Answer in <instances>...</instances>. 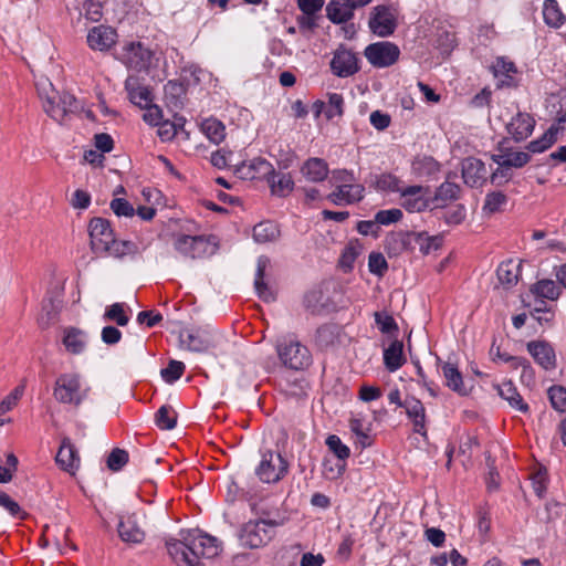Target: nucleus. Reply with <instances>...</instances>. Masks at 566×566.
I'll use <instances>...</instances> for the list:
<instances>
[{
	"instance_id": "nucleus-1",
	"label": "nucleus",
	"mask_w": 566,
	"mask_h": 566,
	"mask_svg": "<svg viewBox=\"0 0 566 566\" xmlns=\"http://www.w3.org/2000/svg\"><path fill=\"white\" fill-rule=\"evenodd\" d=\"M179 536L166 541L167 551L177 566H205L202 558H213L221 552L219 539L198 528L181 530Z\"/></svg>"
},
{
	"instance_id": "nucleus-2",
	"label": "nucleus",
	"mask_w": 566,
	"mask_h": 566,
	"mask_svg": "<svg viewBox=\"0 0 566 566\" xmlns=\"http://www.w3.org/2000/svg\"><path fill=\"white\" fill-rule=\"evenodd\" d=\"M90 386H83L82 377L76 373L61 374L54 382L53 397L62 405L78 408L88 397Z\"/></svg>"
},
{
	"instance_id": "nucleus-3",
	"label": "nucleus",
	"mask_w": 566,
	"mask_h": 566,
	"mask_svg": "<svg viewBox=\"0 0 566 566\" xmlns=\"http://www.w3.org/2000/svg\"><path fill=\"white\" fill-rule=\"evenodd\" d=\"M284 524V518H259L245 523L240 532L241 544L249 548L266 545L275 535V528Z\"/></svg>"
},
{
	"instance_id": "nucleus-4",
	"label": "nucleus",
	"mask_w": 566,
	"mask_h": 566,
	"mask_svg": "<svg viewBox=\"0 0 566 566\" xmlns=\"http://www.w3.org/2000/svg\"><path fill=\"white\" fill-rule=\"evenodd\" d=\"M174 248L181 255L190 259H202L214 253L216 245L206 235L176 234Z\"/></svg>"
},
{
	"instance_id": "nucleus-5",
	"label": "nucleus",
	"mask_w": 566,
	"mask_h": 566,
	"mask_svg": "<svg viewBox=\"0 0 566 566\" xmlns=\"http://www.w3.org/2000/svg\"><path fill=\"white\" fill-rule=\"evenodd\" d=\"M276 348L283 365L291 369L301 370L311 363L308 349L294 338H283Z\"/></svg>"
},
{
	"instance_id": "nucleus-6",
	"label": "nucleus",
	"mask_w": 566,
	"mask_h": 566,
	"mask_svg": "<svg viewBox=\"0 0 566 566\" xmlns=\"http://www.w3.org/2000/svg\"><path fill=\"white\" fill-rule=\"evenodd\" d=\"M90 244L93 253L104 256L114 243L115 232L107 219L95 217L88 222Z\"/></svg>"
},
{
	"instance_id": "nucleus-7",
	"label": "nucleus",
	"mask_w": 566,
	"mask_h": 566,
	"mask_svg": "<svg viewBox=\"0 0 566 566\" xmlns=\"http://www.w3.org/2000/svg\"><path fill=\"white\" fill-rule=\"evenodd\" d=\"M287 470L289 463L281 453L269 450L262 453L255 474L264 483H276L287 473Z\"/></svg>"
},
{
	"instance_id": "nucleus-8",
	"label": "nucleus",
	"mask_w": 566,
	"mask_h": 566,
	"mask_svg": "<svg viewBox=\"0 0 566 566\" xmlns=\"http://www.w3.org/2000/svg\"><path fill=\"white\" fill-rule=\"evenodd\" d=\"M369 30L380 38L394 34L397 29V18L391 7L386 4L373 8L368 21Z\"/></svg>"
},
{
	"instance_id": "nucleus-9",
	"label": "nucleus",
	"mask_w": 566,
	"mask_h": 566,
	"mask_svg": "<svg viewBox=\"0 0 566 566\" xmlns=\"http://www.w3.org/2000/svg\"><path fill=\"white\" fill-rule=\"evenodd\" d=\"M364 54L373 66L381 69L395 64L399 59L400 50L395 43L384 41L369 44Z\"/></svg>"
},
{
	"instance_id": "nucleus-10",
	"label": "nucleus",
	"mask_w": 566,
	"mask_h": 566,
	"mask_svg": "<svg viewBox=\"0 0 566 566\" xmlns=\"http://www.w3.org/2000/svg\"><path fill=\"white\" fill-rule=\"evenodd\" d=\"M429 192L428 187L420 185L405 186L400 191V205L408 212H421L429 207L431 199L426 195Z\"/></svg>"
},
{
	"instance_id": "nucleus-11",
	"label": "nucleus",
	"mask_w": 566,
	"mask_h": 566,
	"mask_svg": "<svg viewBox=\"0 0 566 566\" xmlns=\"http://www.w3.org/2000/svg\"><path fill=\"white\" fill-rule=\"evenodd\" d=\"M153 52L140 42H132L124 48L123 62L134 71H145L151 64Z\"/></svg>"
},
{
	"instance_id": "nucleus-12",
	"label": "nucleus",
	"mask_w": 566,
	"mask_h": 566,
	"mask_svg": "<svg viewBox=\"0 0 566 566\" xmlns=\"http://www.w3.org/2000/svg\"><path fill=\"white\" fill-rule=\"evenodd\" d=\"M273 172L272 164L261 157L244 161L235 168V174L243 180L268 179Z\"/></svg>"
},
{
	"instance_id": "nucleus-13",
	"label": "nucleus",
	"mask_w": 566,
	"mask_h": 566,
	"mask_svg": "<svg viewBox=\"0 0 566 566\" xmlns=\"http://www.w3.org/2000/svg\"><path fill=\"white\" fill-rule=\"evenodd\" d=\"M331 70L338 77H348L358 72V59L354 52L338 48L331 61Z\"/></svg>"
},
{
	"instance_id": "nucleus-14",
	"label": "nucleus",
	"mask_w": 566,
	"mask_h": 566,
	"mask_svg": "<svg viewBox=\"0 0 566 566\" xmlns=\"http://www.w3.org/2000/svg\"><path fill=\"white\" fill-rule=\"evenodd\" d=\"M461 172L464 184L471 188L482 187L488 180L485 164L475 157L463 159Z\"/></svg>"
},
{
	"instance_id": "nucleus-15",
	"label": "nucleus",
	"mask_w": 566,
	"mask_h": 566,
	"mask_svg": "<svg viewBox=\"0 0 566 566\" xmlns=\"http://www.w3.org/2000/svg\"><path fill=\"white\" fill-rule=\"evenodd\" d=\"M181 348L202 353L212 346L210 334L203 329H181L178 335Z\"/></svg>"
},
{
	"instance_id": "nucleus-16",
	"label": "nucleus",
	"mask_w": 566,
	"mask_h": 566,
	"mask_svg": "<svg viewBox=\"0 0 566 566\" xmlns=\"http://www.w3.org/2000/svg\"><path fill=\"white\" fill-rule=\"evenodd\" d=\"M117 33L115 29L107 25H97L92 28L87 34V44L95 51H108L116 44Z\"/></svg>"
},
{
	"instance_id": "nucleus-17",
	"label": "nucleus",
	"mask_w": 566,
	"mask_h": 566,
	"mask_svg": "<svg viewBox=\"0 0 566 566\" xmlns=\"http://www.w3.org/2000/svg\"><path fill=\"white\" fill-rule=\"evenodd\" d=\"M416 232L399 231L388 234L385 239V250L389 256H398L406 251L415 250Z\"/></svg>"
},
{
	"instance_id": "nucleus-18",
	"label": "nucleus",
	"mask_w": 566,
	"mask_h": 566,
	"mask_svg": "<svg viewBox=\"0 0 566 566\" xmlns=\"http://www.w3.org/2000/svg\"><path fill=\"white\" fill-rule=\"evenodd\" d=\"M527 350L534 360L545 370L556 368V355L553 346L546 340H532L527 343Z\"/></svg>"
},
{
	"instance_id": "nucleus-19",
	"label": "nucleus",
	"mask_w": 566,
	"mask_h": 566,
	"mask_svg": "<svg viewBox=\"0 0 566 566\" xmlns=\"http://www.w3.org/2000/svg\"><path fill=\"white\" fill-rule=\"evenodd\" d=\"M364 186L359 184L338 185L327 199L336 206L353 205L364 198Z\"/></svg>"
},
{
	"instance_id": "nucleus-20",
	"label": "nucleus",
	"mask_w": 566,
	"mask_h": 566,
	"mask_svg": "<svg viewBox=\"0 0 566 566\" xmlns=\"http://www.w3.org/2000/svg\"><path fill=\"white\" fill-rule=\"evenodd\" d=\"M55 461L62 470L71 474H74L78 469L81 461L80 455L70 438L65 437L62 439Z\"/></svg>"
},
{
	"instance_id": "nucleus-21",
	"label": "nucleus",
	"mask_w": 566,
	"mask_h": 566,
	"mask_svg": "<svg viewBox=\"0 0 566 566\" xmlns=\"http://www.w3.org/2000/svg\"><path fill=\"white\" fill-rule=\"evenodd\" d=\"M117 532L120 539L127 544H140L145 539V532L139 526L135 514L122 516Z\"/></svg>"
},
{
	"instance_id": "nucleus-22",
	"label": "nucleus",
	"mask_w": 566,
	"mask_h": 566,
	"mask_svg": "<svg viewBox=\"0 0 566 566\" xmlns=\"http://www.w3.org/2000/svg\"><path fill=\"white\" fill-rule=\"evenodd\" d=\"M535 119L527 113L518 112L506 125V130L515 142H523L532 135Z\"/></svg>"
},
{
	"instance_id": "nucleus-23",
	"label": "nucleus",
	"mask_w": 566,
	"mask_h": 566,
	"mask_svg": "<svg viewBox=\"0 0 566 566\" xmlns=\"http://www.w3.org/2000/svg\"><path fill=\"white\" fill-rule=\"evenodd\" d=\"M403 409L408 418L412 421L413 431L426 437V409L423 403L416 397L409 396L403 400Z\"/></svg>"
},
{
	"instance_id": "nucleus-24",
	"label": "nucleus",
	"mask_w": 566,
	"mask_h": 566,
	"mask_svg": "<svg viewBox=\"0 0 566 566\" xmlns=\"http://www.w3.org/2000/svg\"><path fill=\"white\" fill-rule=\"evenodd\" d=\"M493 75L499 78L497 87H512L515 85L514 75L517 69L514 62L504 56H500L492 65Z\"/></svg>"
},
{
	"instance_id": "nucleus-25",
	"label": "nucleus",
	"mask_w": 566,
	"mask_h": 566,
	"mask_svg": "<svg viewBox=\"0 0 566 566\" xmlns=\"http://www.w3.org/2000/svg\"><path fill=\"white\" fill-rule=\"evenodd\" d=\"M328 172L329 169L327 163L317 157L306 159L301 167V174L311 182L324 181L327 178Z\"/></svg>"
},
{
	"instance_id": "nucleus-26",
	"label": "nucleus",
	"mask_w": 566,
	"mask_h": 566,
	"mask_svg": "<svg viewBox=\"0 0 566 566\" xmlns=\"http://www.w3.org/2000/svg\"><path fill=\"white\" fill-rule=\"evenodd\" d=\"M492 160L497 164V166L522 168L530 163L531 155L526 151H513L511 148H500V154L492 155Z\"/></svg>"
},
{
	"instance_id": "nucleus-27",
	"label": "nucleus",
	"mask_w": 566,
	"mask_h": 566,
	"mask_svg": "<svg viewBox=\"0 0 566 566\" xmlns=\"http://www.w3.org/2000/svg\"><path fill=\"white\" fill-rule=\"evenodd\" d=\"M270 265V259L265 255H260L256 262V272L254 279V287L258 296L264 302H272L275 300L274 293L264 282L265 270Z\"/></svg>"
},
{
	"instance_id": "nucleus-28",
	"label": "nucleus",
	"mask_w": 566,
	"mask_h": 566,
	"mask_svg": "<svg viewBox=\"0 0 566 566\" xmlns=\"http://www.w3.org/2000/svg\"><path fill=\"white\" fill-rule=\"evenodd\" d=\"M494 387L496 388L499 396L506 400L513 409L523 413H526L530 410L528 405L524 402L522 396L512 381H504L503 384L495 385Z\"/></svg>"
},
{
	"instance_id": "nucleus-29",
	"label": "nucleus",
	"mask_w": 566,
	"mask_h": 566,
	"mask_svg": "<svg viewBox=\"0 0 566 566\" xmlns=\"http://www.w3.org/2000/svg\"><path fill=\"white\" fill-rule=\"evenodd\" d=\"M57 106H50L49 107V116L53 118L54 120L62 123L65 117L70 114L76 111L77 108V101L76 98L70 94V93H59L57 97Z\"/></svg>"
},
{
	"instance_id": "nucleus-30",
	"label": "nucleus",
	"mask_w": 566,
	"mask_h": 566,
	"mask_svg": "<svg viewBox=\"0 0 566 566\" xmlns=\"http://www.w3.org/2000/svg\"><path fill=\"white\" fill-rule=\"evenodd\" d=\"M521 265L513 260H507L497 266L496 276L504 289H510L518 282Z\"/></svg>"
},
{
	"instance_id": "nucleus-31",
	"label": "nucleus",
	"mask_w": 566,
	"mask_h": 566,
	"mask_svg": "<svg viewBox=\"0 0 566 566\" xmlns=\"http://www.w3.org/2000/svg\"><path fill=\"white\" fill-rule=\"evenodd\" d=\"M63 344L69 353L80 355L86 348L87 334L82 329L69 327L64 332Z\"/></svg>"
},
{
	"instance_id": "nucleus-32",
	"label": "nucleus",
	"mask_w": 566,
	"mask_h": 566,
	"mask_svg": "<svg viewBox=\"0 0 566 566\" xmlns=\"http://www.w3.org/2000/svg\"><path fill=\"white\" fill-rule=\"evenodd\" d=\"M405 363L406 358L403 356V343L401 340L395 339L384 350V364L390 373H394L398 370Z\"/></svg>"
},
{
	"instance_id": "nucleus-33",
	"label": "nucleus",
	"mask_w": 566,
	"mask_h": 566,
	"mask_svg": "<svg viewBox=\"0 0 566 566\" xmlns=\"http://www.w3.org/2000/svg\"><path fill=\"white\" fill-rule=\"evenodd\" d=\"M62 307V300L59 296H46L42 302V311L39 317L41 327H49L55 322Z\"/></svg>"
},
{
	"instance_id": "nucleus-34",
	"label": "nucleus",
	"mask_w": 566,
	"mask_h": 566,
	"mask_svg": "<svg viewBox=\"0 0 566 566\" xmlns=\"http://www.w3.org/2000/svg\"><path fill=\"white\" fill-rule=\"evenodd\" d=\"M326 446L339 461V463L336 464V474L333 475V478H337L342 475L343 472L345 471V461L350 455V449L346 444H344L340 438L336 434H331L327 437Z\"/></svg>"
},
{
	"instance_id": "nucleus-35",
	"label": "nucleus",
	"mask_w": 566,
	"mask_h": 566,
	"mask_svg": "<svg viewBox=\"0 0 566 566\" xmlns=\"http://www.w3.org/2000/svg\"><path fill=\"white\" fill-rule=\"evenodd\" d=\"M441 371L443 374V377L446 379V386L448 388L462 396L468 394L463 384L462 375L454 364L443 363L441 365Z\"/></svg>"
},
{
	"instance_id": "nucleus-36",
	"label": "nucleus",
	"mask_w": 566,
	"mask_h": 566,
	"mask_svg": "<svg viewBox=\"0 0 566 566\" xmlns=\"http://www.w3.org/2000/svg\"><path fill=\"white\" fill-rule=\"evenodd\" d=\"M326 15L333 23H345L354 17V9L345 1L332 0L326 7Z\"/></svg>"
},
{
	"instance_id": "nucleus-37",
	"label": "nucleus",
	"mask_w": 566,
	"mask_h": 566,
	"mask_svg": "<svg viewBox=\"0 0 566 566\" xmlns=\"http://www.w3.org/2000/svg\"><path fill=\"white\" fill-rule=\"evenodd\" d=\"M373 186L377 191L400 193L403 181L391 172H381L374 177Z\"/></svg>"
},
{
	"instance_id": "nucleus-38",
	"label": "nucleus",
	"mask_w": 566,
	"mask_h": 566,
	"mask_svg": "<svg viewBox=\"0 0 566 566\" xmlns=\"http://www.w3.org/2000/svg\"><path fill=\"white\" fill-rule=\"evenodd\" d=\"M340 336V327L336 324H325L317 328L315 342L321 349L334 346Z\"/></svg>"
},
{
	"instance_id": "nucleus-39",
	"label": "nucleus",
	"mask_w": 566,
	"mask_h": 566,
	"mask_svg": "<svg viewBox=\"0 0 566 566\" xmlns=\"http://www.w3.org/2000/svg\"><path fill=\"white\" fill-rule=\"evenodd\" d=\"M461 188L459 185L450 181L442 182L436 190L433 198L431 199L434 207H442L448 201L459 199Z\"/></svg>"
},
{
	"instance_id": "nucleus-40",
	"label": "nucleus",
	"mask_w": 566,
	"mask_h": 566,
	"mask_svg": "<svg viewBox=\"0 0 566 566\" xmlns=\"http://www.w3.org/2000/svg\"><path fill=\"white\" fill-rule=\"evenodd\" d=\"M266 180L272 193L279 197H285L294 189V181L290 174H275L274 171Z\"/></svg>"
},
{
	"instance_id": "nucleus-41",
	"label": "nucleus",
	"mask_w": 566,
	"mask_h": 566,
	"mask_svg": "<svg viewBox=\"0 0 566 566\" xmlns=\"http://www.w3.org/2000/svg\"><path fill=\"white\" fill-rule=\"evenodd\" d=\"M281 232L277 227L272 221H262L254 226L253 228V239L258 243H268L276 241L280 237Z\"/></svg>"
},
{
	"instance_id": "nucleus-42",
	"label": "nucleus",
	"mask_w": 566,
	"mask_h": 566,
	"mask_svg": "<svg viewBox=\"0 0 566 566\" xmlns=\"http://www.w3.org/2000/svg\"><path fill=\"white\" fill-rule=\"evenodd\" d=\"M544 22L554 29L560 28L565 23V15L562 12L556 0H545L543 6Z\"/></svg>"
},
{
	"instance_id": "nucleus-43",
	"label": "nucleus",
	"mask_w": 566,
	"mask_h": 566,
	"mask_svg": "<svg viewBox=\"0 0 566 566\" xmlns=\"http://www.w3.org/2000/svg\"><path fill=\"white\" fill-rule=\"evenodd\" d=\"M140 252L137 243L129 240H117L115 238L114 243L109 245V251L104 256H113L116 259H123L125 256H133Z\"/></svg>"
},
{
	"instance_id": "nucleus-44",
	"label": "nucleus",
	"mask_w": 566,
	"mask_h": 566,
	"mask_svg": "<svg viewBox=\"0 0 566 566\" xmlns=\"http://www.w3.org/2000/svg\"><path fill=\"white\" fill-rule=\"evenodd\" d=\"M201 130L213 144L219 145L226 137V127L217 118H207L201 123Z\"/></svg>"
},
{
	"instance_id": "nucleus-45",
	"label": "nucleus",
	"mask_w": 566,
	"mask_h": 566,
	"mask_svg": "<svg viewBox=\"0 0 566 566\" xmlns=\"http://www.w3.org/2000/svg\"><path fill=\"white\" fill-rule=\"evenodd\" d=\"M557 142V128L552 125L539 138L528 143L526 148L531 153H543Z\"/></svg>"
},
{
	"instance_id": "nucleus-46",
	"label": "nucleus",
	"mask_w": 566,
	"mask_h": 566,
	"mask_svg": "<svg viewBox=\"0 0 566 566\" xmlns=\"http://www.w3.org/2000/svg\"><path fill=\"white\" fill-rule=\"evenodd\" d=\"M443 243L442 235H428L426 232H416L415 248L418 247L422 254L437 251Z\"/></svg>"
},
{
	"instance_id": "nucleus-47",
	"label": "nucleus",
	"mask_w": 566,
	"mask_h": 566,
	"mask_svg": "<svg viewBox=\"0 0 566 566\" xmlns=\"http://www.w3.org/2000/svg\"><path fill=\"white\" fill-rule=\"evenodd\" d=\"M36 91L39 97L43 102L44 112L49 114V107L53 106L54 102L57 101L59 92L53 87L52 83L48 78L36 82Z\"/></svg>"
},
{
	"instance_id": "nucleus-48",
	"label": "nucleus",
	"mask_w": 566,
	"mask_h": 566,
	"mask_svg": "<svg viewBox=\"0 0 566 566\" xmlns=\"http://www.w3.org/2000/svg\"><path fill=\"white\" fill-rule=\"evenodd\" d=\"M532 293L551 301H555L560 295V289L553 280L544 279L536 282L532 289Z\"/></svg>"
},
{
	"instance_id": "nucleus-49",
	"label": "nucleus",
	"mask_w": 566,
	"mask_h": 566,
	"mask_svg": "<svg viewBox=\"0 0 566 566\" xmlns=\"http://www.w3.org/2000/svg\"><path fill=\"white\" fill-rule=\"evenodd\" d=\"M81 4L80 14L92 22H98L103 17L105 0H77Z\"/></svg>"
},
{
	"instance_id": "nucleus-50",
	"label": "nucleus",
	"mask_w": 566,
	"mask_h": 566,
	"mask_svg": "<svg viewBox=\"0 0 566 566\" xmlns=\"http://www.w3.org/2000/svg\"><path fill=\"white\" fill-rule=\"evenodd\" d=\"M412 170L418 176H432L440 170V164L431 156L418 157L412 161Z\"/></svg>"
},
{
	"instance_id": "nucleus-51",
	"label": "nucleus",
	"mask_w": 566,
	"mask_h": 566,
	"mask_svg": "<svg viewBox=\"0 0 566 566\" xmlns=\"http://www.w3.org/2000/svg\"><path fill=\"white\" fill-rule=\"evenodd\" d=\"M155 422L161 430H171L177 424V412L171 406H161L155 415Z\"/></svg>"
},
{
	"instance_id": "nucleus-52",
	"label": "nucleus",
	"mask_w": 566,
	"mask_h": 566,
	"mask_svg": "<svg viewBox=\"0 0 566 566\" xmlns=\"http://www.w3.org/2000/svg\"><path fill=\"white\" fill-rule=\"evenodd\" d=\"M507 203V197L502 191H491L486 193L482 210L485 214H493L502 211Z\"/></svg>"
},
{
	"instance_id": "nucleus-53",
	"label": "nucleus",
	"mask_w": 566,
	"mask_h": 566,
	"mask_svg": "<svg viewBox=\"0 0 566 566\" xmlns=\"http://www.w3.org/2000/svg\"><path fill=\"white\" fill-rule=\"evenodd\" d=\"M300 553L298 544L281 548L274 556V566H295Z\"/></svg>"
},
{
	"instance_id": "nucleus-54",
	"label": "nucleus",
	"mask_w": 566,
	"mask_h": 566,
	"mask_svg": "<svg viewBox=\"0 0 566 566\" xmlns=\"http://www.w3.org/2000/svg\"><path fill=\"white\" fill-rule=\"evenodd\" d=\"M104 321L115 322L118 326H126L129 322L128 315L125 313L124 303H114L109 305L104 315Z\"/></svg>"
},
{
	"instance_id": "nucleus-55",
	"label": "nucleus",
	"mask_w": 566,
	"mask_h": 566,
	"mask_svg": "<svg viewBox=\"0 0 566 566\" xmlns=\"http://www.w3.org/2000/svg\"><path fill=\"white\" fill-rule=\"evenodd\" d=\"M186 366L182 361L171 359L166 368H163L160 375L167 384L177 381L185 373Z\"/></svg>"
},
{
	"instance_id": "nucleus-56",
	"label": "nucleus",
	"mask_w": 566,
	"mask_h": 566,
	"mask_svg": "<svg viewBox=\"0 0 566 566\" xmlns=\"http://www.w3.org/2000/svg\"><path fill=\"white\" fill-rule=\"evenodd\" d=\"M375 323L382 334H394L398 332V325L395 318L387 312H375Z\"/></svg>"
},
{
	"instance_id": "nucleus-57",
	"label": "nucleus",
	"mask_w": 566,
	"mask_h": 566,
	"mask_svg": "<svg viewBox=\"0 0 566 566\" xmlns=\"http://www.w3.org/2000/svg\"><path fill=\"white\" fill-rule=\"evenodd\" d=\"M344 113V98L338 93H329L326 103L325 116L332 119L336 116L340 117Z\"/></svg>"
},
{
	"instance_id": "nucleus-58",
	"label": "nucleus",
	"mask_w": 566,
	"mask_h": 566,
	"mask_svg": "<svg viewBox=\"0 0 566 566\" xmlns=\"http://www.w3.org/2000/svg\"><path fill=\"white\" fill-rule=\"evenodd\" d=\"M548 397L552 407L555 410L559 412H566V388L562 386H552L548 389Z\"/></svg>"
},
{
	"instance_id": "nucleus-59",
	"label": "nucleus",
	"mask_w": 566,
	"mask_h": 566,
	"mask_svg": "<svg viewBox=\"0 0 566 566\" xmlns=\"http://www.w3.org/2000/svg\"><path fill=\"white\" fill-rule=\"evenodd\" d=\"M128 462V452L124 449L115 448L107 458V468L111 471H119Z\"/></svg>"
},
{
	"instance_id": "nucleus-60",
	"label": "nucleus",
	"mask_w": 566,
	"mask_h": 566,
	"mask_svg": "<svg viewBox=\"0 0 566 566\" xmlns=\"http://www.w3.org/2000/svg\"><path fill=\"white\" fill-rule=\"evenodd\" d=\"M368 268L373 274L382 276L388 269V264L381 253L371 252L368 256Z\"/></svg>"
},
{
	"instance_id": "nucleus-61",
	"label": "nucleus",
	"mask_w": 566,
	"mask_h": 566,
	"mask_svg": "<svg viewBox=\"0 0 566 566\" xmlns=\"http://www.w3.org/2000/svg\"><path fill=\"white\" fill-rule=\"evenodd\" d=\"M402 211L397 208L388 209V210H379L375 214L376 222L382 226H388L395 222H398L402 218Z\"/></svg>"
},
{
	"instance_id": "nucleus-62",
	"label": "nucleus",
	"mask_w": 566,
	"mask_h": 566,
	"mask_svg": "<svg viewBox=\"0 0 566 566\" xmlns=\"http://www.w3.org/2000/svg\"><path fill=\"white\" fill-rule=\"evenodd\" d=\"M109 207L117 217H133L135 214L134 207L123 198L113 199Z\"/></svg>"
},
{
	"instance_id": "nucleus-63",
	"label": "nucleus",
	"mask_w": 566,
	"mask_h": 566,
	"mask_svg": "<svg viewBox=\"0 0 566 566\" xmlns=\"http://www.w3.org/2000/svg\"><path fill=\"white\" fill-rule=\"evenodd\" d=\"M359 253V245L350 243L348 247H346L339 260L342 268L345 270H352L353 264Z\"/></svg>"
},
{
	"instance_id": "nucleus-64",
	"label": "nucleus",
	"mask_w": 566,
	"mask_h": 566,
	"mask_svg": "<svg viewBox=\"0 0 566 566\" xmlns=\"http://www.w3.org/2000/svg\"><path fill=\"white\" fill-rule=\"evenodd\" d=\"M70 205L74 209H87L91 205V195L82 189H76L73 192Z\"/></svg>"
}]
</instances>
